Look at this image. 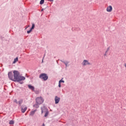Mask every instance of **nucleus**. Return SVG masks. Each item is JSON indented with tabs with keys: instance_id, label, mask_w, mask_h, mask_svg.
Instances as JSON below:
<instances>
[{
	"instance_id": "1",
	"label": "nucleus",
	"mask_w": 126,
	"mask_h": 126,
	"mask_svg": "<svg viewBox=\"0 0 126 126\" xmlns=\"http://www.w3.org/2000/svg\"><path fill=\"white\" fill-rule=\"evenodd\" d=\"M13 74H14V81L16 82L17 78L20 75L19 72L16 70L13 71Z\"/></svg>"
},
{
	"instance_id": "2",
	"label": "nucleus",
	"mask_w": 126,
	"mask_h": 126,
	"mask_svg": "<svg viewBox=\"0 0 126 126\" xmlns=\"http://www.w3.org/2000/svg\"><path fill=\"white\" fill-rule=\"evenodd\" d=\"M35 100L37 104H38V105H41V104L44 102V99L42 97H37Z\"/></svg>"
},
{
	"instance_id": "3",
	"label": "nucleus",
	"mask_w": 126,
	"mask_h": 126,
	"mask_svg": "<svg viewBox=\"0 0 126 126\" xmlns=\"http://www.w3.org/2000/svg\"><path fill=\"white\" fill-rule=\"evenodd\" d=\"M39 78H41V79H43V80H47L49 77L47 75V74L42 73L39 76Z\"/></svg>"
},
{
	"instance_id": "4",
	"label": "nucleus",
	"mask_w": 126,
	"mask_h": 126,
	"mask_svg": "<svg viewBox=\"0 0 126 126\" xmlns=\"http://www.w3.org/2000/svg\"><path fill=\"white\" fill-rule=\"evenodd\" d=\"M8 78L10 80H12V81H14V76L13 74H12V72H9L8 73Z\"/></svg>"
},
{
	"instance_id": "5",
	"label": "nucleus",
	"mask_w": 126,
	"mask_h": 126,
	"mask_svg": "<svg viewBox=\"0 0 126 126\" xmlns=\"http://www.w3.org/2000/svg\"><path fill=\"white\" fill-rule=\"evenodd\" d=\"M22 80H25V77L20 76V75L18 77V78L16 80V81H21Z\"/></svg>"
},
{
	"instance_id": "6",
	"label": "nucleus",
	"mask_w": 126,
	"mask_h": 126,
	"mask_svg": "<svg viewBox=\"0 0 126 126\" xmlns=\"http://www.w3.org/2000/svg\"><path fill=\"white\" fill-rule=\"evenodd\" d=\"M60 100L61 98L58 97L57 96H56L55 97V104H59Z\"/></svg>"
},
{
	"instance_id": "7",
	"label": "nucleus",
	"mask_w": 126,
	"mask_h": 126,
	"mask_svg": "<svg viewBox=\"0 0 126 126\" xmlns=\"http://www.w3.org/2000/svg\"><path fill=\"white\" fill-rule=\"evenodd\" d=\"M113 10V7L112 6L110 5L108 6L106 8V11L107 12H111Z\"/></svg>"
},
{
	"instance_id": "8",
	"label": "nucleus",
	"mask_w": 126,
	"mask_h": 126,
	"mask_svg": "<svg viewBox=\"0 0 126 126\" xmlns=\"http://www.w3.org/2000/svg\"><path fill=\"white\" fill-rule=\"evenodd\" d=\"M88 64H91L90 63L88 62L87 60H84V61L82 63L83 65H87Z\"/></svg>"
},
{
	"instance_id": "9",
	"label": "nucleus",
	"mask_w": 126,
	"mask_h": 126,
	"mask_svg": "<svg viewBox=\"0 0 126 126\" xmlns=\"http://www.w3.org/2000/svg\"><path fill=\"white\" fill-rule=\"evenodd\" d=\"M26 110H27V107L24 106L22 107V112L25 113L26 111Z\"/></svg>"
},
{
	"instance_id": "10",
	"label": "nucleus",
	"mask_w": 126,
	"mask_h": 126,
	"mask_svg": "<svg viewBox=\"0 0 126 126\" xmlns=\"http://www.w3.org/2000/svg\"><path fill=\"white\" fill-rule=\"evenodd\" d=\"M28 87L29 89H31V90H32V91H34V90H35V88H34V87L31 86V85H29L28 86Z\"/></svg>"
},
{
	"instance_id": "11",
	"label": "nucleus",
	"mask_w": 126,
	"mask_h": 126,
	"mask_svg": "<svg viewBox=\"0 0 126 126\" xmlns=\"http://www.w3.org/2000/svg\"><path fill=\"white\" fill-rule=\"evenodd\" d=\"M39 105L40 104L36 103L35 104L33 105V107L34 108H36V109H37V108H39Z\"/></svg>"
},
{
	"instance_id": "12",
	"label": "nucleus",
	"mask_w": 126,
	"mask_h": 126,
	"mask_svg": "<svg viewBox=\"0 0 126 126\" xmlns=\"http://www.w3.org/2000/svg\"><path fill=\"white\" fill-rule=\"evenodd\" d=\"M36 111H37V110H35L32 111L30 113V115L33 116V115H34L35 114V112H36Z\"/></svg>"
},
{
	"instance_id": "13",
	"label": "nucleus",
	"mask_w": 126,
	"mask_h": 126,
	"mask_svg": "<svg viewBox=\"0 0 126 126\" xmlns=\"http://www.w3.org/2000/svg\"><path fill=\"white\" fill-rule=\"evenodd\" d=\"M18 62V58H16L14 59V62H13V63H15Z\"/></svg>"
},
{
	"instance_id": "14",
	"label": "nucleus",
	"mask_w": 126,
	"mask_h": 126,
	"mask_svg": "<svg viewBox=\"0 0 126 126\" xmlns=\"http://www.w3.org/2000/svg\"><path fill=\"white\" fill-rule=\"evenodd\" d=\"M34 28H35V24H32V27L31 29V30H33V29H34Z\"/></svg>"
},
{
	"instance_id": "15",
	"label": "nucleus",
	"mask_w": 126,
	"mask_h": 126,
	"mask_svg": "<svg viewBox=\"0 0 126 126\" xmlns=\"http://www.w3.org/2000/svg\"><path fill=\"white\" fill-rule=\"evenodd\" d=\"M22 102H23V100L21 99L18 101V103L19 104V105H21V104H22Z\"/></svg>"
},
{
	"instance_id": "16",
	"label": "nucleus",
	"mask_w": 126,
	"mask_h": 126,
	"mask_svg": "<svg viewBox=\"0 0 126 126\" xmlns=\"http://www.w3.org/2000/svg\"><path fill=\"white\" fill-rule=\"evenodd\" d=\"M49 115V111H46L45 115L44 117H47V116Z\"/></svg>"
},
{
	"instance_id": "17",
	"label": "nucleus",
	"mask_w": 126,
	"mask_h": 126,
	"mask_svg": "<svg viewBox=\"0 0 126 126\" xmlns=\"http://www.w3.org/2000/svg\"><path fill=\"white\" fill-rule=\"evenodd\" d=\"M13 124H14V121H12V120H11L10 122H9V124L10 125H13Z\"/></svg>"
},
{
	"instance_id": "18",
	"label": "nucleus",
	"mask_w": 126,
	"mask_h": 126,
	"mask_svg": "<svg viewBox=\"0 0 126 126\" xmlns=\"http://www.w3.org/2000/svg\"><path fill=\"white\" fill-rule=\"evenodd\" d=\"M44 0H41L40 1V4H43V3H44Z\"/></svg>"
},
{
	"instance_id": "19",
	"label": "nucleus",
	"mask_w": 126,
	"mask_h": 126,
	"mask_svg": "<svg viewBox=\"0 0 126 126\" xmlns=\"http://www.w3.org/2000/svg\"><path fill=\"white\" fill-rule=\"evenodd\" d=\"M62 82L63 83H64V81H63V80H61L59 81V83H62Z\"/></svg>"
},
{
	"instance_id": "20",
	"label": "nucleus",
	"mask_w": 126,
	"mask_h": 126,
	"mask_svg": "<svg viewBox=\"0 0 126 126\" xmlns=\"http://www.w3.org/2000/svg\"><path fill=\"white\" fill-rule=\"evenodd\" d=\"M31 31H32V30H30V31H27L28 34H29L30 33H31Z\"/></svg>"
},
{
	"instance_id": "21",
	"label": "nucleus",
	"mask_w": 126,
	"mask_h": 126,
	"mask_svg": "<svg viewBox=\"0 0 126 126\" xmlns=\"http://www.w3.org/2000/svg\"><path fill=\"white\" fill-rule=\"evenodd\" d=\"M14 103H16V104H18V102H17V100H16V99H14Z\"/></svg>"
},
{
	"instance_id": "22",
	"label": "nucleus",
	"mask_w": 126,
	"mask_h": 126,
	"mask_svg": "<svg viewBox=\"0 0 126 126\" xmlns=\"http://www.w3.org/2000/svg\"><path fill=\"white\" fill-rule=\"evenodd\" d=\"M59 87H62V85H61V83H59Z\"/></svg>"
},
{
	"instance_id": "23",
	"label": "nucleus",
	"mask_w": 126,
	"mask_h": 126,
	"mask_svg": "<svg viewBox=\"0 0 126 126\" xmlns=\"http://www.w3.org/2000/svg\"><path fill=\"white\" fill-rule=\"evenodd\" d=\"M43 112H44V110L42 108H41V113H42V114H43Z\"/></svg>"
},
{
	"instance_id": "24",
	"label": "nucleus",
	"mask_w": 126,
	"mask_h": 126,
	"mask_svg": "<svg viewBox=\"0 0 126 126\" xmlns=\"http://www.w3.org/2000/svg\"><path fill=\"white\" fill-rule=\"evenodd\" d=\"M50 1H54V0H49Z\"/></svg>"
},
{
	"instance_id": "25",
	"label": "nucleus",
	"mask_w": 126,
	"mask_h": 126,
	"mask_svg": "<svg viewBox=\"0 0 126 126\" xmlns=\"http://www.w3.org/2000/svg\"><path fill=\"white\" fill-rule=\"evenodd\" d=\"M125 66L126 67V63H125Z\"/></svg>"
},
{
	"instance_id": "26",
	"label": "nucleus",
	"mask_w": 126,
	"mask_h": 126,
	"mask_svg": "<svg viewBox=\"0 0 126 126\" xmlns=\"http://www.w3.org/2000/svg\"><path fill=\"white\" fill-rule=\"evenodd\" d=\"M65 65H66H66H67V64H65Z\"/></svg>"
}]
</instances>
